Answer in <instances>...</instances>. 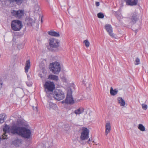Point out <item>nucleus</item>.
I'll use <instances>...</instances> for the list:
<instances>
[{
  "label": "nucleus",
  "instance_id": "obj_4",
  "mask_svg": "<svg viewBox=\"0 0 148 148\" xmlns=\"http://www.w3.org/2000/svg\"><path fill=\"white\" fill-rule=\"evenodd\" d=\"M12 29L14 31H19L22 27L21 22L18 20H16L12 21L11 24Z\"/></svg>",
  "mask_w": 148,
  "mask_h": 148
},
{
  "label": "nucleus",
  "instance_id": "obj_38",
  "mask_svg": "<svg viewBox=\"0 0 148 148\" xmlns=\"http://www.w3.org/2000/svg\"><path fill=\"white\" fill-rule=\"evenodd\" d=\"M62 102L63 103H65V101H64H64H62Z\"/></svg>",
  "mask_w": 148,
  "mask_h": 148
},
{
  "label": "nucleus",
  "instance_id": "obj_9",
  "mask_svg": "<svg viewBox=\"0 0 148 148\" xmlns=\"http://www.w3.org/2000/svg\"><path fill=\"white\" fill-rule=\"evenodd\" d=\"M44 87L45 91L47 90L48 92H52L55 88V86L53 82L47 81L45 82Z\"/></svg>",
  "mask_w": 148,
  "mask_h": 148
},
{
  "label": "nucleus",
  "instance_id": "obj_41",
  "mask_svg": "<svg viewBox=\"0 0 148 148\" xmlns=\"http://www.w3.org/2000/svg\"><path fill=\"white\" fill-rule=\"evenodd\" d=\"M92 142L93 143H95L94 142V141H93Z\"/></svg>",
  "mask_w": 148,
  "mask_h": 148
},
{
  "label": "nucleus",
  "instance_id": "obj_37",
  "mask_svg": "<svg viewBox=\"0 0 148 148\" xmlns=\"http://www.w3.org/2000/svg\"><path fill=\"white\" fill-rule=\"evenodd\" d=\"M90 141V138H89L88 140V142L89 143V142Z\"/></svg>",
  "mask_w": 148,
  "mask_h": 148
},
{
  "label": "nucleus",
  "instance_id": "obj_15",
  "mask_svg": "<svg viewBox=\"0 0 148 148\" xmlns=\"http://www.w3.org/2000/svg\"><path fill=\"white\" fill-rule=\"evenodd\" d=\"M22 140L21 139H17L14 140L12 142L13 144L16 146H18L22 143Z\"/></svg>",
  "mask_w": 148,
  "mask_h": 148
},
{
  "label": "nucleus",
  "instance_id": "obj_35",
  "mask_svg": "<svg viewBox=\"0 0 148 148\" xmlns=\"http://www.w3.org/2000/svg\"><path fill=\"white\" fill-rule=\"evenodd\" d=\"M2 86V84L0 83V90L1 89Z\"/></svg>",
  "mask_w": 148,
  "mask_h": 148
},
{
  "label": "nucleus",
  "instance_id": "obj_21",
  "mask_svg": "<svg viewBox=\"0 0 148 148\" xmlns=\"http://www.w3.org/2000/svg\"><path fill=\"white\" fill-rule=\"evenodd\" d=\"M56 104L53 103H52L50 102L49 103V106H47V107L49 109H54L56 108Z\"/></svg>",
  "mask_w": 148,
  "mask_h": 148
},
{
  "label": "nucleus",
  "instance_id": "obj_34",
  "mask_svg": "<svg viewBox=\"0 0 148 148\" xmlns=\"http://www.w3.org/2000/svg\"><path fill=\"white\" fill-rule=\"evenodd\" d=\"M95 4L97 6H98L99 5V3L98 2H96Z\"/></svg>",
  "mask_w": 148,
  "mask_h": 148
},
{
  "label": "nucleus",
  "instance_id": "obj_2",
  "mask_svg": "<svg viewBox=\"0 0 148 148\" xmlns=\"http://www.w3.org/2000/svg\"><path fill=\"white\" fill-rule=\"evenodd\" d=\"M49 45L52 51H57L60 46V42L56 38H51L48 40Z\"/></svg>",
  "mask_w": 148,
  "mask_h": 148
},
{
  "label": "nucleus",
  "instance_id": "obj_5",
  "mask_svg": "<svg viewBox=\"0 0 148 148\" xmlns=\"http://www.w3.org/2000/svg\"><path fill=\"white\" fill-rule=\"evenodd\" d=\"M54 98L58 100L63 99L65 97L64 92L61 90L56 89L53 93Z\"/></svg>",
  "mask_w": 148,
  "mask_h": 148
},
{
  "label": "nucleus",
  "instance_id": "obj_33",
  "mask_svg": "<svg viewBox=\"0 0 148 148\" xmlns=\"http://www.w3.org/2000/svg\"><path fill=\"white\" fill-rule=\"evenodd\" d=\"M26 83H27V85L29 86H32V83H30V84H28V82H26Z\"/></svg>",
  "mask_w": 148,
  "mask_h": 148
},
{
  "label": "nucleus",
  "instance_id": "obj_19",
  "mask_svg": "<svg viewBox=\"0 0 148 148\" xmlns=\"http://www.w3.org/2000/svg\"><path fill=\"white\" fill-rule=\"evenodd\" d=\"M30 66V61L29 60L26 61L25 64V72L27 73L28 72V69H29Z\"/></svg>",
  "mask_w": 148,
  "mask_h": 148
},
{
  "label": "nucleus",
  "instance_id": "obj_18",
  "mask_svg": "<svg viewBox=\"0 0 148 148\" xmlns=\"http://www.w3.org/2000/svg\"><path fill=\"white\" fill-rule=\"evenodd\" d=\"M84 111V108L80 107L74 111V113L76 114H80L82 113Z\"/></svg>",
  "mask_w": 148,
  "mask_h": 148
},
{
  "label": "nucleus",
  "instance_id": "obj_23",
  "mask_svg": "<svg viewBox=\"0 0 148 148\" xmlns=\"http://www.w3.org/2000/svg\"><path fill=\"white\" fill-rule=\"evenodd\" d=\"M118 92V90L116 89L113 90L112 87L110 88V93L111 95H115Z\"/></svg>",
  "mask_w": 148,
  "mask_h": 148
},
{
  "label": "nucleus",
  "instance_id": "obj_36",
  "mask_svg": "<svg viewBox=\"0 0 148 148\" xmlns=\"http://www.w3.org/2000/svg\"><path fill=\"white\" fill-rule=\"evenodd\" d=\"M39 75L40 77L41 78H42V74H39Z\"/></svg>",
  "mask_w": 148,
  "mask_h": 148
},
{
  "label": "nucleus",
  "instance_id": "obj_7",
  "mask_svg": "<svg viewBox=\"0 0 148 148\" xmlns=\"http://www.w3.org/2000/svg\"><path fill=\"white\" fill-rule=\"evenodd\" d=\"M89 130L86 128H83L80 136L81 140L80 141L81 143H82V141L87 139L89 138Z\"/></svg>",
  "mask_w": 148,
  "mask_h": 148
},
{
  "label": "nucleus",
  "instance_id": "obj_32",
  "mask_svg": "<svg viewBox=\"0 0 148 148\" xmlns=\"http://www.w3.org/2000/svg\"><path fill=\"white\" fill-rule=\"evenodd\" d=\"M33 108L34 110L36 111H37V106H36L35 107H33Z\"/></svg>",
  "mask_w": 148,
  "mask_h": 148
},
{
  "label": "nucleus",
  "instance_id": "obj_12",
  "mask_svg": "<svg viewBox=\"0 0 148 148\" xmlns=\"http://www.w3.org/2000/svg\"><path fill=\"white\" fill-rule=\"evenodd\" d=\"M126 4L131 6L136 5L138 3V0H125Z\"/></svg>",
  "mask_w": 148,
  "mask_h": 148
},
{
  "label": "nucleus",
  "instance_id": "obj_30",
  "mask_svg": "<svg viewBox=\"0 0 148 148\" xmlns=\"http://www.w3.org/2000/svg\"><path fill=\"white\" fill-rule=\"evenodd\" d=\"M142 108L143 109L146 110L147 108V105L143 104L142 105Z\"/></svg>",
  "mask_w": 148,
  "mask_h": 148
},
{
  "label": "nucleus",
  "instance_id": "obj_27",
  "mask_svg": "<svg viewBox=\"0 0 148 148\" xmlns=\"http://www.w3.org/2000/svg\"><path fill=\"white\" fill-rule=\"evenodd\" d=\"M97 16L99 18H103L104 17V15L102 13H99L97 14Z\"/></svg>",
  "mask_w": 148,
  "mask_h": 148
},
{
  "label": "nucleus",
  "instance_id": "obj_3",
  "mask_svg": "<svg viewBox=\"0 0 148 148\" xmlns=\"http://www.w3.org/2000/svg\"><path fill=\"white\" fill-rule=\"evenodd\" d=\"M49 69L54 74H58L61 70L60 64L57 62H55L51 63L49 66Z\"/></svg>",
  "mask_w": 148,
  "mask_h": 148
},
{
  "label": "nucleus",
  "instance_id": "obj_40",
  "mask_svg": "<svg viewBox=\"0 0 148 148\" xmlns=\"http://www.w3.org/2000/svg\"><path fill=\"white\" fill-rule=\"evenodd\" d=\"M1 138H0V142L1 141Z\"/></svg>",
  "mask_w": 148,
  "mask_h": 148
},
{
  "label": "nucleus",
  "instance_id": "obj_24",
  "mask_svg": "<svg viewBox=\"0 0 148 148\" xmlns=\"http://www.w3.org/2000/svg\"><path fill=\"white\" fill-rule=\"evenodd\" d=\"M5 115V114H0V124L3 123Z\"/></svg>",
  "mask_w": 148,
  "mask_h": 148
},
{
  "label": "nucleus",
  "instance_id": "obj_8",
  "mask_svg": "<svg viewBox=\"0 0 148 148\" xmlns=\"http://www.w3.org/2000/svg\"><path fill=\"white\" fill-rule=\"evenodd\" d=\"M24 10H12L11 12L12 15L18 18H21L24 15Z\"/></svg>",
  "mask_w": 148,
  "mask_h": 148
},
{
  "label": "nucleus",
  "instance_id": "obj_26",
  "mask_svg": "<svg viewBox=\"0 0 148 148\" xmlns=\"http://www.w3.org/2000/svg\"><path fill=\"white\" fill-rule=\"evenodd\" d=\"M84 43L85 46L88 47L89 46L90 43L88 40H86L84 41Z\"/></svg>",
  "mask_w": 148,
  "mask_h": 148
},
{
  "label": "nucleus",
  "instance_id": "obj_13",
  "mask_svg": "<svg viewBox=\"0 0 148 148\" xmlns=\"http://www.w3.org/2000/svg\"><path fill=\"white\" fill-rule=\"evenodd\" d=\"M132 15V16L130 18V19L132 22L134 23H135L138 20L137 14L136 12H134L133 13Z\"/></svg>",
  "mask_w": 148,
  "mask_h": 148
},
{
  "label": "nucleus",
  "instance_id": "obj_22",
  "mask_svg": "<svg viewBox=\"0 0 148 148\" xmlns=\"http://www.w3.org/2000/svg\"><path fill=\"white\" fill-rule=\"evenodd\" d=\"M48 79L54 80L57 81L58 79V77L56 75H49L48 77Z\"/></svg>",
  "mask_w": 148,
  "mask_h": 148
},
{
  "label": "nucleus",
  "instance_id": "obj_17",
  "mask_svg": "<svg viewBox=\"0 0 148 148\" xmlns=\"http://www.w3.org/2000/svg\"><path fill=\"white\" fill-rule=\"evenodd\" d=\"M10 3H15L18 5H21L23 2L24 0H7Z\"/></svg>",
  "mask_w": 148,
  "mask_h": 148
},
{
  "label": "nucleus",
  "instance_id": "obj_11",
  "mask_svg": "<svg viewBox=\"0 0 148 148\" xmlns=\"http://www.w3.org/2000/svg\"><path fill=\"white\" fill-rule=\"evenodd\" d=\"M106 29L110 36L112 38H114V35L112 32V28L111 25H106Z\"/></svg>",
  "mask_w": 148,
  "mask_h": 148
},
{
  "label": "nucleus",
  "instance_id": "obj_14",
  "mask_svg": "<svg viewBox=\"0 0 148 148\" xmlns=\"http://www.w3.org/2000/svg\"><path fill=\"white\" fill-rule=\"evenodd\" d=\"M105 135L106 136L108 133L110 132L111 130V126L109 122L106 123V125Z\"/></svg>",
  "mask_w": 148,
  "mask_h": 148
},
{
  "label": "nucleus",
  "instance_id": "obj_29",
  "mask_svg": "<svg viewBox=\"0 0 148 148\" xmlns=\"http://www.w3.org/2000/svg\"><path fill=\"white\" fill-rule=\"evenodd\" d=\"M135 62L136 63H135V65H138L140 64V60L138 58H136V59Z\"/></svg>",
  "mask_w": 148,
  "mask_h": 148
},
{
  "label": "nucleus",
  "instance_id": "obj_16",
  "mask_svg": "<svg viewBox=\"0 0 148 148\" xmlns=\"http://www.w3.org/2000/svg\"><path fill=\"white\" fill-rule=\"evenodd\" d=\"M48 34L52 36H54L55 37L60 36V34L59 32H56L50 31L48 32Z\"/></svg>",
  "mask_w": 148,
  "mask_h": 148
},
{
  "label": "nucleus",
  "instance_id": "obj_31",
  "mask_svg": "<svg viewBox=\"0 0 148 148\" xmlns=\"http://www.w3.org/2000/svg\"><path fill=\"white\" fill-rule=\"evenodd\" d=\"M35 9L36 11H38L39 10V8L38 5H35Z\"/></svg>",
  "mask_w": 148,
  "mask_h": 148
},
{
  "label": "nucleus",
  "instance_id": "obj_20",
  "mask_svg": "<svg viewBox=\"0 0 148 148\" xmlns=\"http://www.w3.org/2000/svg\"><path fill=\"white\" fill-rule=\"evenodd\" d=\"M119 103L121 106H123L125 105V101L123 98L120 97H119L117 98Z\"/></svg>",
  "mask_w": 148,
  "mask_h": 148
},
{
  "label": "nucleus",
  "instance_id": "obj_25",
  "mask_svg": "<svg viewBox=\"0 0 148 148\" xmlns=\"http://www.w3.org/2000/svg\"><path fill=\"white\" fill-rule=\"evenodd\" d=\"M138 129L140 131L143 132L145 131V127L142 124H139L138 127Z\"/></svg>",
  "mask_w": 148,
  "mask_h": 148
},
{
  "label": "nucleus",
  "instance_id": "obj_28",
  "mask_svg": "<svg viewBox=\"0 0 148 148\" xmlns=\"http://www.w3.org/2000/svg\"><path fill=\"white\" fill-rule=\"evenodd\" d=\"M13 77H12V79H11V81H12L13 82H15L16 81V80L17 79V76H14Z\"/></svg>",
  "mask_w": 148,
  "mask_h": 148
},
{
  "label": "nucleus",
  "instance_id": "obj_1",
  "mask_svg": "<svg viewBox=\"0 0 148 148\" xmlns=\"http://www.w3.org/2000/svg\"><path fill=\"white\" fill-rule=\"evenodd\" d=\"M12 132L14 134H18L26 138H30L31 133L29 129L19 125H17L16 127H12Z\"/></svg>",
  "mask_w": 148,
  "mask_h": 148
},
{
  "label": "nucleus",
  "instance_id": "obj_39",
  "mask_svg": "<svg viewBox=\"0 0 148 148\" xmlns=\"http://www.w3.org/2000/svg\"><path fill=\"white\" fill-rule=\"evenodd\" d=\"M19 45H17V47H18H18H19Z\"/></svg>",
  "mask_w": 148,
  "mask_h": 148
},
{
  "label": "nucleus",
  "instance_id": "obj_6",
  "mask_svg": "<svg viewBox=\"0 0 148 148\" xmlns=\"http://www.w3.org/2000/svg\"><path fill=\"white\" fill-rule=\"evenodd\" d=\"M17 125H13L10 127L9 126L7 125H5L4 127L3 128V131L4 132L3 134L2 135V138L3 139H6L8 138L7 135V133H11L13 134H14L12 132V128L13 127H16Z\"/></svg>",
  "mask_w": 148,
  "mask_h": 148
},
{
  "label": "nucleus",
  "instance_id": "obj_10",
  "mask_svg": "<svg viewBox=\"0 0 148 148\" xmlns=\"http://www.w3.org/2000/svg\"><path fill=\"white\" fill-rule=\"evenodd\" d=\"M74 101L72 95V92L71 90L70 89L68 91V92L66 99H65V103L68 104H72L74 103Z\"/></svg>",
  "mask_w": 148,
  "mask_h": 148
}]
</instances>
